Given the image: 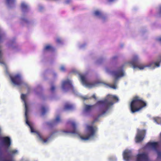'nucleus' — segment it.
<instances>
[{
	"label": "nucleus",
	"instance_id": "f257e3e1",
	"mask_svg": "<svg viewBox=\"0 0 161 161\" xmlns=\"http://www.w3.org/2000/svg\"><path fill=\"white\" fill-rule=\"evenodd\" d=\"M27 94H21V99L24 102L25 105V118L26 123L30 128L31 130V133H36L37 135V137H38L39 139L42 141V142L47 143L50 140V139L52 137L53 134L57 132V131H54L52 132L50 134V136L46 139L44 140L41 137L40 134L38 131L34 130L32 124L31 123H30L28 121V114L29 112V105L27 102Z\"/></svg>",
	"mask_w": 161,
	"mask_h": 161
},
{
	"label": "nucleus",
	"instance_id": "f03ea898",
	"mask_svg": "<svg viewBox=\"0 0 161 161\" xmlns=\"http://www.w3.org/2000/svg\"><path fill=\"white\" fill-rule=\"evenodd\" d=\"M73 130L71 131H66L64 132L77 135L79 138L82 140L84 141L88 140L91 138H93L95 136L97 128L95 126H91L87 125L86 126V131L87 134L86 136H81L79 132L77 129L75 124L74 122L71 123Z\"/></svg>",
	"mask_w": 161,
	"mask_h": 161
},
{
	"label": "nucleus",
	"instance_id": "7ed1b4c3",
	"mask_svg": "<svg viewBox=\"0 0 161 161\" xmlns=\"http://www.w3.org/2000/svg\"><path fill=\"white\" fill-rule=\"evenodd\" d=\"M113 100L118 102L119 98L115 96L108 95L104 100L97 102V104L99 105L101 108V114H104L106 113L110 106L113 104L111 101Z\"/></svg>",
	"mask_w": 161,
	"mask_h": 161
},
{
	"label": "nucleus",
	"instance_id": "20e7f679",
	"mask_svg": "<svg viewBox=\"0 0 161 161\" xmlns=\"http://www.w3.org/2000/svg\"><path fill=\"white\" fill-rule=\"evenodd\" d=\"M11 144V142L10 138L8 137H1L0 138V154L1 152L2 147H3L5 149L8 158H11L15 154H17L18 151L16 150H8Z\"/></svg>",
	"mask_w": 161,
	"mask_h": 161
},
{
	"label": "nucleus",
	"instance_id": "39448f33",
	"mask_svg": "<svg viewBox=\"0 0 161 161\" xmlns=\"http://www.w3.org/2000/svg\"><path fill=\"white\" fill-rule=\"evenodd\" d=\"M161 62V57L160 60L156 62H152L145 65L141 66L138 65V58L137 56H135L131 61L129 63L131 65L133 68L135 69L138 68L140 69H143L145 67H149L151 69H154L155 67H159L160 63Z\"/></svg>",
	"mask_w": 161,
	"mask_h": 161
},
{
	"label": "nucleus",
	"instance_id": "423d86ee",
	"mask_svg": "<svg viewBox=\"0 0 161 161\" xmlns=\"http://www.w3.org/2000/svg\"><path fill=\"white\" fill-rule=\"evenodd\" d=\"M146 106V103L137 97H134L130 104V110L132 113L139 111Z\"/></svg>",
	"mask_w": 161,
	"mask_h": 161
},
{
	"label": "nucleus",
	"instance_id": "0eeeda50",
	"mask_svg": "<svg viewBox=\"0 0 161 161\" xmlns=\"http://www.w3.org/2000/svg\"><path fill=\"white\" fill-rule=\"evenodd\" d=\"M112 75L114 77V84L111 85V84H108L104 83V85H106L107 86L113 88V89H116L117 88V86L116 84L117 83L118 79L121 77L124 76V72L123 70L121 69H119L118 71H113L112 72Z\"/></svg>",
	"mask_w": 161,
	"mask_h": 161
},
{
	"label": "nucleus",
	"instance_id": "6e6552de",
	"mask_svg": "<svg viewBox=\"0 0 161 161\" xmlns=\"http://www.w3.org/2000/svg\"><path fill=\"white\" fill-rule=\"evenodd\" d=\"M79 75L82 84L87 87L91 88L98 85L100 83H103L99 80L92 82H89L87 80L85 75Z\"/></svg>",
	"mask_w": 161,
	"mask_h": 161
},
{
	"label": "nucleus",
	"instance_id": "1a4fd4ad",
	"mask_svg": "<svg viewBox=\"0 0 161 161\" xmlns=\"http://www.w3.org/2000/svg\"><path fill=\"white\" fill-rule=\"evenodd\" d=\"M12 83L14 86H20L23 84L21 75L17 74L13 77L9 75Z\"/></svg>",
	"mask_w": 161,
	"mask_h": 161
},
{
	"label": "nucleus",
	"instance_id": "9d476101",
	"mask_svg": "<svg viewBox=\"0 0 161 161\" xmlns=\"http://www.w3.org/2000/svg\"><path fill=\"white\" fill-rule=\"evenodd\" d=\"M159 146V143L157 142H150L148 143L147 145V147L152 148L157 152L158 158H161V153L158 151V149Z\"/></svg>",
	"mask_w": 161,
	"mask_h": 161
},
{
	"label": "nucleus",
	"instance_id": "9b49d317",
	"mask_svg": "<svg viewBox=\"0 0 161 161\" xmlns=\"http://www.w3.org/2000/svg\"><path fill=\"white\" fill-rule=\"evenodd\" d=\"M62 88L64 92L67 91L69 89H71L72 90L73 92L75 93L74 88L72 85L71 82L69 79H67L63 82Z\"/></svg>",
	"mask_w": 161,
	"mask_h": 161
},
{
	"label": "nucleus",
	"instance_id": "f8f14e48",
	"mask_svg": "<svg viewBox=\"0 0 161 161\" xmlns=\"http://www.w3.org/2000/svg\"><path fill=\"white\" fill-rule=\"evenodd\" d=\"M145 133V130H138L137 134L136 137V142H139L143 140Z\"/></svg>",
	"mask_w": 161,
	"mask_h": 161
},
{
	"label": "nucleus",
	"instance_id": "ddd939ff",
	"mask_svg": "<svg viewBox=\"0 0 161 161\" xmlns=\"http://www.w3.org/2000/svg\"><path fill=\"white\" fill-rule=\"evenodd\" d=\"M136 161H149L148 157L145 153L138 154Z\"/></svg>",
	"mask_w": 161,
	"mask_h": 161
},
{
	"label": "nucleus",
	"instance_id": "4468645a",
	"mask_svg": "<svg viewBox=\"0 0 161 161\" xmlns=\"http://www.w3.org/2000/svg\"><path fill=\"white\" fill-rule=\"evenodd\" d=\"M123 157L125 160L129 161L131 158V151L127 150H125L123 153Z\"/></svg>",
	"mask_w": 161,
	"mask_h": 161
},
{
	"label": "nucleus",
	"instance_id": "2eb2a0df",
	"mask_svg": "<svg viewBox=\"0 0 161 161\" xmlns=\"http://www.w3.org/2000/svg\"><path fill=\"white\" fill-rule=\"evenodd\" d=\"M61 122V119L60 117L58 116L56 117V119L50 123L49 124V125H55L57 124L58 123Z\"/></svg>",
	"mask_w": 161,
	"mask_h": 161
},
{
	"label": "nucleus",
	"instance_id": "dca6fc26",
	"mask_svg": "<svg viewBox=\"0 0 161 161\" xmlns=\"http://www.w3.org/2000/svg\"><path fill=\"white\" fill-rule=\"evenodd\" d=\"M94 14L97 16H98L99 18L103 19L106 18V17L104 16L101 12L98 11H96L94 12Z\"/></svg>",
	"mask_w": 161,
	"mask_h": 161
},
{
	"label": "nucleus",
	"instance_id": "f3484780",
	"mask_svg": "<svg viewBox=\"0 0 161 161\" xmlns=\"http://www.w3.org/2000/svg\"><path fill=\"white\" fill-rule=\"evenodd\" d=\"M73 108L74 107L72 105L68 103H66L64 105V109L65 110H70Z\"/></svg>",
	"mask_w": 161,
	"mask_h": 161
},
{
	"label": "nucleus",
	"instance_id": "a211bd4d",
	"mask_svg": "<svg viewBox=\"0 0 161 161\" xmlns=\"http://www.w3.org/2000/svg\"><path fill=\"white\" fill-rule=\"evenodd\" d=\"M92 107V106L86 105L85 106L84 112L85 113H88L90 112Z\"/></svg>",
	"mask_w": 161,
	"mask_h": 161
},
{
	"label": "nucleus",
	"instance_id": "6ab92c4d",
	"mask_svg": "<svg viewBox=\"0 0 161 161\" xmlns=\"http://www.w3.org/2000/svg\"><path fill=\"white\" fill-rule=\"evenodd\" d=\"M21 8L23 12H25L26 10L28 9V7L26 4L24 3H23L21 4Z\"/></svg>",
	"mask_w": 161,
	"mask_h": 161
},
{
	"label": "nucleus",
	"instance_id": "aec40b11",
	"mask_svg": "<svg viewBox=\"0 0 161 161\" xmlns=\"http://www.w3.org/2000/svg\"><path fill=\"white\" fill-rule=\"evenodd\" d=\"M0 161H14L13 160H9L8 159V158L5 156H0Z\"/></svg>",
	"mask_w": 161,
	"mask_h": 161
},
{
	"label": "nucleus",
	"instance_id": "412c9836",
	"mask_svg": "<svg viewBox=\"0 0 161 161\" xmlns=\"http://www.w3.org/2000/svg\"><path fill=\"white\" fill-rule=\"evenodd\" d=\"M47 111V108H46L44 106H43L42 107L41 112L42 115H44L45 113Z\"/></svg>",
	"mask_w": 161,
	"mask_h": 161
},
{
	"label": "nucleus",
	"instance_id": "4be33fe9",
	"mask_svg": "<svg viewBox=\"0 0 161 161\" xmlns=\"http://www.w3.org/2000/svg\"><path fill=\"white\" fill-rule=\"evenodd\" d=\"M15 1V0H7V3L8 5L13 4Z\"/></svg>",
	"mask_w": 161,
	"mask_h": 161
},
{
	"label": "nucleus",
	"instance_id": "5701e85b",
	"mask_svg": "<svg viewBox=\"0 0 161 161\" xmlns=\"http://www.w3.org/2000/svg\"><path fill=\"white\" fill-rule=\"evenodd\" d=\"M53 48L51 46L47 45L45 47V49L46 50H48L49 49H52Z\"/></svg>",
	"mask_w": 161,
	"mask_h": 161
},
{
	"label": "nucleus",
	"instance_id": "b1692460",
	"mask_svg": "<svg viewBox=\"0 0 161 161\" xmlns=\"http://www.w3.org/2000/svg\"><path fill=\"white\" fill-rule=\"evenodd\" d=\"M55 87L54 86L52 85L51 86V90L53 92L55 90Z\"/></svg>",
	"mask_w": 161,
	"mask_h": 161
},
{
	"label": "nucleus",
	"instance_id": "393cba45",
	"mask_svg": "<svg viewBox=\"0 0 161 161\" xmlns=\"http://www.w3.org/2000/svg\"><path fill=\"white\" fill-rule=\"evenodd\" d=\"M21 19L24 22H26V23L28 22V20L26 18H22Z\"/></svg>",
	"mask_w": 161,
	"mask_h": 161
},
{
	"label": "nucleus",
	"instance_id": "a878e982",
	"mask_svg": "<svg viewBox=\"0 0 161 161\" xmlns=\"http://www.w3.org/2000/svg\"><path fill=\"white\" fill-rule=\"evenodd\" d=\"M60 69L61 70L63 71H64L65 70V68H64V67L63 66H62L61 67Z\"/></svg>",
	"mask_w": 161,
	"mask_h": 161
},
{
	"label": "nucleus",
	"instance_id": "bb28decb",
	"mask_svg": "<svg viewBox=\"0 0 161 161\" xmlns=\"http://www.w3.org/2000/svg\"><path fill=\"white\" fill-rule=\"evenodd\" d=\"M57 43H60L61 42V40L59 38H58L57 39Z\"/></svg>",
	"mask_w": 161,
	"mask_h": 161
},
{
	"label": "nucleus",
	"instance_id": "cd10ccee",
	"mask_svg": "<svg viewBox=\"0 0 161 161\" xmlns=\"http://www.w3.org/2000/svg\"><path fill=\"white\" fill-rule=\"evenodd\" d=\"M154 120L155 122H156L158 124V120L159 119V118L156 119L155 118L154 119Z\"/></svg>",
	"mask_w": 161,
	"mask_h": 161
},
{
	"label": "nucleus",
	"instance_id": "c85d7f7f",
	"mask_svg": "<svg viewBox=\"0 0 161 161\" xmlns=\"http://www.w3.org/2000/svg\"><path fill=\"white\" fill-rule=\"evenodd\" d=\"M117 58V56H114V57L112 58V59H113V60H115V59H116Z\"/></svg>",
	"mask_w": 161,
	"mask_h": 161
},
{
	"label": "nucleus",
	"instance_id": "c756f323",
	"mask_svg": "<svg viewBox=\"0 0 161 161\" xmlns=\"http://www.w3.org/2000/svg\"><path fill=\"white\" fill-rule=\"evenodd\" d=\"M96 121H97V119H95L92 122V124H94L95 123Z\"/></svg>",
	"mask_w": 161,
	"mask_h": 161
},
{
	"label": "nucleus",
	"instance_id": "7c9ffc66",
	"mask_svg": "<svg viewBox=\"0 0 161 161\" xmlns=\"http://www.w3.org/2000/svg\"><path fill=\"white\" fill-rule=\"evenodd\" d=\"M157 40L160 42L161 43V38H160L157 39Z\"/></svg>",
	"mask_w": 161,
	"mask_h": 161
},
{
	"label": "nucleus",
	"instance_id": "2f4dec72",
	"mask_svg": "<svg viewBox=\"0 0 161 161\" xmlns=\"http://www.w3.org/2000/svg\"><path fill=\"white\" fill-rule=\"evenodd\" d=\"M92 97L95 98V99H97V98L95 96V95H93V96H92Z\"/></svg>",
	"mask_w": 161,
	"mask_h": 161
},
{
	"label": "nucleus",
	"instance_id": "473e14b6",
	"mask_svg": "<svg viewBox=\"0 0 161 161\" xmlns=\"http://www.w3.org/2000/svg\"><path fill=\"white\" fill-rule=\"evenodd\" d=\"M83 99L84 100H86V99H88V98H87L86 97H84L83 98Z\"/></svg>",
	"mask_w": 161,
	"mask_h": 161
},
{
	"label": "nucleus",
	"instance_id": "72a5a7b5",
	"mask_svg": "<svg viewBox=\"0 0 161 161\" xmlns=\"http://www.w3.org/2000/svg\"><path fill=\"white\" fill-rule=\"evenodd\" d=\"M109 2H112L114 1V0H108Z\"/></svg>",
	"mask_w": 161,
	"mask_h": 161
},
{
	"label": "nucleus",
	"instance_id": "f704fd0d",
	"mask_svg": "<svg viewBox=\"0 0 161 161\" xmlns=\"http://www.w3.org/2000/svg\"><path fill=\"white\" fill-rule=\"evenodd\" d=\"M160 13H161V7L160 8Z\"/></svg>",
	"mask_w": 161,
	"mask_h": 161
},
{
	"label": "nucleus",
	"instance_id": "c9c22d12",
	"mask_svg": "<svg viewBox=\"0 0 161 161\" xmlns=\"http://www.w3.org/2000/svg\"><path fill=\"white\" fill-rule=\"evenodd\" d=\"M72 71L73 72H75V71L74 70H72Z\"/></svg>",
	"mask_w": 161,
	"mask_h": 161
},
{
	"label": "nucleus",
	"instance_id": "e433bc0d",
	"mask_svg": "<svg viewBox=\"0 0 161 161\" xmlns=\"http://www.w3.org/2000/svg\"><path fill=\"white\" fill-rule=\"evenodd\" d=\"M38 89H41V88H38Z\"/></svg>",
	"mask_w": 161,
	"mask_h": 161
}]
</instances>
